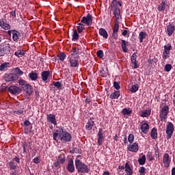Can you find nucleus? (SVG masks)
Segmentation results:
<instances>
[{
  "label": "nucleus",
  "instance_id": "nucleus-18",
  "mask_svg": "<svg viewBox=\"0 0 175 175\" xmlns=\"http://www.w3.org/2000/svg\"><path fill=\"white\" fill-rule=\"evenodd\" d=\"M127 150L131 151V152H137V151H139V144L137 142H135L132 145H129Z\"/></svg>",
  "mask_w": 175,
  "mask_h": 175
},
{
  "label": "nucleus",
  "instance_id": "nucleus-21",
  "mask_svg": "<svg viewBox=\"0 0 175 175\" xmlns=\"http://www.w3.org/2000/svg\"><path fill=\"white\" fill-rule=\"evenodd\" d=\"M0 27L3 28V29H5V31H8L12 28V26H10L9 23H7L5 19L0 20Z\"/></svg>",
  "mask_w": 175,
  "mask_h": 175
},
{
  "label": "nucleus",
  "instance_id": "nucleus-12",
  "mask_svg": "<svg viewBox=\"0 0 175 175\" xmlns=\"http://www.w3.org/2000/svg\"><path fill=\"white\" fill-rule=\"evenodd\" d=\"M118 20L116 18V23L113 28V33L112 36H113L114 39H117L118 38V29H120V25L118 23Z\"/></svg>",
  "mask_w": 175,
  "mask_h": 175
},
{
  "label": "nucleus",
  "instance_id": "nucleus-42",
  "mask_svg": "<svg viewBox=\"0 0 175 175\" xmlns=\"http://www.w3.org/2000/svg\"><path fill=\"white\" fill-rule=\"evenodd\" d=\"M138 163L141 165H146V155H143L138 159Z\"/></svg>",
  "mask_w": 175,
  "mask_h": 175
},
{
  "label": "nucleus",
  "instance_id": "nucleus-26",
  "mask_svg": "<svg viewBox=\"0 0 175 175\" xmlns=\"http://www.w3.org/2000/svg\"><path fill=\"white\" fill-rule=\"evenodd\" d=\"M10 67V63L4 62L0 65V71L5 72L8 70V68Z\"/></svg>",
  "mask_w": 175,
  "mask_h": 175
},
{
  "label": "nucleus",
  "instance_id": "nucleus-39",
  "mask_svg": "<svg viewBox=\"0 0 175 175\" xmlns=\"http://www.w3.org/2000/svg\"><path fill=\"white\" fill-rule=\"evenodd\" d=\"M8 166L10 170H16V169H17V165H16V163L14 161H10L8 163Z\"/></svg>",
  "mask_w": 175,
  "mask_h": 175
},
{
  "label": "nucleus",
  "instance_id": "nucleus-9",
  "mask_svg": "<svg viewBox=\"0 0 175 175\" xmlns=\"http://www.w3.org/2000/svg\"><path fill=\"white\" fill-rule=\"evenodd\" d=\"M94 17L91 15V14L88 13L86 16H83L81 21L82 24H85L88 27L90 25H92V20Z\"/></svg>",
  "mask_w": 175,
  "mask_h": 175
},
{
  "label": "nucleus",
  "instance_id": "nucleus-5",
  "mask_svg": "<svg viewBox=\"0 0 175 175\" xmlns=\"http://www.w3.org/2000/svg\"><path fill=\"white\" fill-rule=\"evenodd\" d=\"M174 132V124L171 122H167L165 131L167 140H170V139H172V136H173Z\"/></svg>",
  "mask_w": 175,
  "mask_h": 175
},
{
  "label": "nucleus",
  "instance_id": "nucleus-38",
  "mask_svg": "<svg viewBox=\"0 0 175 175\" xmlns=\"http://www.w3.org/2000/svg\"><path fill=\"white\" fill-rule=\"evenodd\" d=\"M79 33H77V30L73 29L72 31V42H76V40H79Z\"/></svg>",
  "mask_w": 175,
  "mask_h": 175
},
{
  "label": "nucleus",
  "instance_id": "nucleus-43",
  "mask_svg": "<svg viewBox=\"0 0 175 175\" xmlns=\"http://www.w3.org/2000/svg\"><path fill=\"white\" fill-rule=\"evenodd\" d=\"M172 49H173V46H172V44H170V43H168L164 46V51L170 53V50H172Z\"/></svg>",
  "mask_w": 175,
  "mask_h": 175
},
{
  "label": "nucleus",
  "instance_id": "nucleus-16",
  "mask_svg": "<svg viewBox=\"0 0 175 175\" xmlns=\"http://www.w3.org/2000/svg\"><path fill=\"white\" fill-rule=\"evenodd\" d=\"M131 59L133 68L137 69V68H139V64H137V52L133 53Z\"/></svg>",
  "mask_w": 175,
  "mask_h": 175
},
{
  "label": "nucleus",
  "instance_id": "nucleus-1",
  "mask_svg": "<svg viewBox=\"0 0 175 175\" xmlns=\"http://www.w3.org/2000/svg\"><path fill=\"white\" fill-rule=\"evenodd\" d=\"M12 57V47L9 41H5L0 44V57Z\"/></svg>",
  "mask_w": 175,
  "mask_h": 175
},
{
  "label": "nucleus",
  "instance_id": "nucleus-17",
  "mask_svg": "<svg viewBox=\"0 0 175 175\" xmlns=\"http://www.w3.org/2000/svg\"><path fill=\"white\" fill-rule=\"evenodd\" d=\"M22 90L25 91L27 95H32L33 93V87H32V85H31L29 83H27L25 87H23Z\"/></svg>",
  "mask_w": 175,
  "mask_h": 175
},
{
  "label": "nucleus",
  "instance_id": "nucleus-8",
  "mask_svg": "<svg viewBox=\"0 0 175 175\" xmlns=\"http://www.w3.org/2000/svg\"><path fill=\"white\" fill-rule=\"evenodd\" d=\"M4 80L6 83H10V81H16L18 80V75L16 73H10L4 75Z\"/></svg>",
  "mask_w": 175,
  "mask_h": 175
},
{
  "label": "nucleus",
  "instance_id": "nucleus-20",
  "mask_svg": "<svg viewBox=\"0 0 175 175\" xmlns=\"http://www.w3.org/2000/svg\"><path fill=\"white\" fill-rule=\"evenodd\" d=\"M46 120H47V122H50L53 125H57V120L55 119V115L51 114V113L48 114L46 116Z\"/></svg>",
  "mask_w": 175,
  "mask_h": 175
},
{
  "label": "nucleus",
  "instance_id": "nucleus-57",
  "mask_svg": "<svg viewBox=\"0 0 175 175\" xmlns=\"http://www.w3.org/2000/svg\"><path fill=\"white\" fill-rule=\"evenodd\" d=\"M113 87L115 90H120V88H121V86L120 85V82L114 81Z\"/></svg>",
  "mask_w": 175,
  "mask_h": 175
},
{
  "label": "nucleus",
  "instance_id": "nucleus-35",
  "mask_svg": "<svg viewBox=\"0 0 175 175\" xmlns=\"http://www.w3.org/2000/svg\"><path fill=\"white\" fill-rule=\"evenodd\" d=\"M94 125H95V122H90L88 121L85 125V129L86 131H91L92 128L94 127Z\"/></svg>",
  "mask_w": 175,
  "mask_h": 175
},
{
  "label": "nucleus",
  "instance_id": "nucleus-61",
  "mask_svg": "<svg viewBox=\"0 0 175 175\" xmlns=\"http://www.w3.org/2000/svg\"><path fill=\"white\" fill-rule=\"evenodd\" d=\"M14 114H18L19 116H21V114H23V113H24V111H23L22 109H18L17 111H14Z\"/></svg>",
  "mask_w": 175,
  "mask_h": 175
},
{
  "label": "nucleus",
  "instance_id": "nucleus-29",
  "mask_svg": "<svg viewBox=\"0 0 175 175\" xmlns=\"http://www.w3.org/2000/svg\"><path fill=\"white\" fill-rule=\"evenodd\" d=\"M128 42L125 41V40H121V47L122 49L123 53H128Z\"/></svg>",
  "mask_w": 175,
  "mask_h": 175
},
{
  "label": "nucleus",
  "instance_id": "nucleus-52",
  "mask_svg": "<svg viewBox=\"0 0 175 175\" xmlns=\"http://www.w3.org/2000/svg\"><path fill=\"white\" fill-rule=\"evenodd\" d=\"M139 175H146V167H141L139 168Z\"/></svg>",
  "mask_w": 175,
  "mask_h": 175
},
{
  "label": "nucleus",
  "instance_id": "nucleus-56",
  "mask_svg": "<svg viewBox=\"0 0 175 175\" xmlns=\"http://www.w3.org/2000/svg\"><path fill=\"white\" fill-rule=\"evenodd\" d=\"M61 163H59V161H56L55 163H53V165L55 167H56V170H58L61 167Z\"/></svg>",
  "mask_w": 175,
  "mask_h": 175
},
{
  "label": "nucleus",
  "instance_id": "nucleus-25",
  "mask_svg": "<svg viewBox=\"0 0 175 175\" xmlns=\"http://www.w3.org/2000/svg\"><path fill=\"white\" fill-rule=\"evenodd\" d=\"M66 161V157L65 156V154L61 153L57 159V161L60 163L62 165H64Z\"/></svg>",
  "mask_w": 175,
  "mask_h": 175
},
{
  "label": "nucleus",
  "instance_id": "nucleus-30",
  "mask_svg": "<svg viewBox=\"0 0 175 175\" xmlns=\"http://www.w3.org/2000/svg\"><path fill=\"white\" fill-rule=\"evenodd\" d=\"M29 78L31 81H36V80H38V72L31 71L29 73Z\"/></svg>",
  "mask_w": 175,
  "mask_h": 175
},
{
  "label": "nucleus",
  "instance_id": "nucleus-3",
  "mask_svg": "<svg viewBox=\"0 0 175 175\" xmlns=\"http://www.w3.org/2000/svg\"><path fill=\"white\" fill-rule=\"evenodd\" d=\"M121 6V2L117 0H113L111 3V10L113 11V14L116 20H120L121 17V10H120V7Z\"/></svg>",
  "mask_w": 175,
  "mask_h": 175
},
{
  "label": "nucleus",
  "instance_id": "nucleus-22",
  "mask_svg": "<svg viewBox=\"0 0 175 175\" xmlns=\"http://www.w3.org/2000/svg\"><path fill=\"white\" fill-rule=\"evenodd\" d=\"M50 77V71L46 70L41 72V79L42 81L46 82V80H49Z\"/></svg>",
  "mask_w": 175,
  "mask_h": 175
},
{
  "label": "nucleus",
  "instance_id": "nucleus-41",
  "mask_svg": "<svg viewBox=\"0 0 175 175\" xmlns=\"http://www.w3.org/2000/svg\"><path fill=\"white\" fill-rule=\"evenodd\" d=\"M15 75H17L18 77V76H23L24 75V72L20 69V68L16 67L14 69Z\"/></svg>",
  "mask_w": 175,
  "mask_h": 175
},
{
  "label": "nucleus",
  "instance_id": "nucleus-2",
  "mask_svg": "<svg viewBox=\"0 0 175 175\" xmlns=\"http://www.w3.org/2000/svg\"><path fill=\"white\" fill-rule=\"evenodd\" d=\"M57 132L59 133V139L62 143H69V142H72V134L66 130L64 131L62 126L59 127Z\"/></svg>",
  "mask_w": 175,
  "mask_h": 175
},
{
  "label": "nucleus",
  "instance_id": "nucleus-11",
  "mask_svg": "<svg viewBox=\"0 0 175 175\" xmlns=\"http://www.w3.org/2000/svg\"><path fill=\"white\" fill-rule=\"evenodd\" d=\"M165 33L168 36H172L175 31V25L173 23H170L166 26Z\"/></svg>",
  "mask_w": 175,
  "mask_h": 175
},
{
  "label": "nucleus",
  "instance_id": "nucleus-13",
  "mask_svg": "<svg viewBox=\"0 0 175 175\" xmlns=\"http://www.w3.org/2000/svg\"><path fill=\"white\" fill-rule=\"evenodd\" d=\"M8 91L12 95H18L21 92V89L16 85H11L8 88Z\"/></svg>",
  "mask_w": 175,
  "mask_h": 175
},
{
  "label": "nucleus",
  "instance_id": "nucleus-63",
  "mask_svg": "<svg viewBox=\"0 0 175 175\" xmlns=\"http://www.w3.org/2000/svg\"><path fill=\"white\" fill-rule=\"evenodd\" d=\"M12 161L14 162V161H15V162L16 163H20V157H18H18H15L13 159H12Z\"/></svg>",
  "mask_w": 175,
  "mask_h": 175
},
{
  "label": "nucleus",
  "instance_id": "nucleus-46",
  "mask_svg": "<svg viewBox=\"0 0 175 175\" xmlns=\"http://www.w3.org/2000/svg\"><path fill=\"white\" fill-rule=\"evenodd\" d=\"M53 85L56 87V88H58V90H61V88H62V84H61V82L59 81H53Z\"/></svg>",
  "mask_w": 175,
  "mask_h": 175
},
{
  "label": "nucleus",
  "instance_id": "nucleus-28",
  "mask_svg": "<svg viewBox=\"0 0 175 175\" xmlns=\"http://www.w3.org/2000/svg\"><path fill=\"white\" fill-rule=\"evenodd\" d=\"M125 172L127 175L133 174V170L131 167V165H129V163H125Z\"/></svg>",
  "mask_w": 175,
  "mask_h": 175
},
{
  "label": "nucleus",
  "instance_id": "nucleus-58",
  "mask_svg": "<svg viewBox=\"0 0 175 175\" xmlns=\"http://www.w3.org/2000/svg\"><path fill=\"white\" fill-rule=\"evenodd\" d=\"M22 147L23 148V152H27V147H28V144L27 142H23Z\"/></svg>",
  "mask_w": 175,
  "mask_h": 175
},
{
  "label": "nucleus",
  "instance_id": "nucleus-64",
  "mask_svg": "<svg viewBox=\"0 0 175 175\" xmlns=\"http://www.w3.org/2000/svg\"><path fill=\"white\" fill-rule=\"evenodd\" d=\"M100 73L101 76H103V77H105L106 76L107 72L104 69H103L100 71Z\"/></svg>",
  "mask_w": 175,
  "mask_h": 175
},
{
  "label": "nucleus",
  "instance_id": "nucleus-33",
  "mask_svg": "<svg viewBox=\"0 0 175 175\" xmlns=\"http://www.w3.org/2000/svg\"><path fill=\"white\" fill-rule=\"evenodd\" d=\"M165 9H166V2L162 1L161 3L158 6L157 10L159 12H165Z\"/></svg>",
  "mask_w": 175,
  "mask_h": 175
},
{
  "label": "nucleus",
  "instance_id": "nucleus-36",
  "mask_svg": "<svg viewBox=\"0 0 175 175\" xmlns=\"http://www.w3.org/2000/svg\"><path fill=\"white\" fill-rule=\"evenodd\" d=\"M120 91H115L111 94L109 98L110 99H118V98H120Z\"/></svg>",
  "mask_w": 175,
  "mask_h": 175
},
{
  "label": "nucleus",
  "instance_id": "nucleus-14",
  "mask_svg": "<svg viewBox=\"0 0 175 175\" xmlns=\"http://www.w3.org/2000/svg\"><path fill=\"white\" fill-rule=\"evenodd\" d=\"M68 59L71 68H79V60L73 57V56H68Z\"/></svg>",
  "mask_w": 175,
  "mask_h": 175
},
{
  "label": "nucleus",
  "instance_id": "nucleus-44",
  "mask_svg": "<svg viewBox=\"0 0 175 175\" xmlns=\"http://www.w3.org/2000/svg\"><path fill=\"white\" fill-rule=\"evenodd\" d=\"M79 50L80 49L79 48H77L76 46L72 47V53H71V55H70V56L73 57V55H77L79 54Z\"/></svg>",
  "mask_w": 175,
  "mask_h": 175
},
{
  "label": "nucleus",
  "instance_id": "nucleus-37",
  "mask_svg": "<svg viewBox=\"0 0 175 175\" xmlns=\"http://www.w3.org/2000/svg\"><path fill=\"white\" fill-rule=\"evenodd\" d=\"M140 116L143 118L150 117V116H151V111H148L147 109H146L144 111H141Z\"/></svg>",
  "mask_w": 175,
  "mask_h": 175
},
{
  "label": "nucleus",
  "instance_id": "nucleus-7",
  "mask_svg": "<svg viewBox=\"0 0 175 175\" xmlns=\"http://www.w3.org/2000/svg\"><path fill=\"white\" fill-rule=\"evenodd\" d=\"M169 106L165 105L163 106L161 111L159 114V118H161V121H165L167 118V115L169 114Z\"/></svg>",
  "mask_w": 175,
  "mask_h": 175
},
{
  "label": "nucleus",
  "instance_id": "nucleus-27",
  "mask_svg": "<svg viewBox=\"0 0 175 175\" xmlns=\"http://www.w3.org/2000/svg\"><path fill=\"white\" fill-rule=\"evenodd\" d=\"M147 38V33L146 31H141L139 33L138 39L139 40V43H143V40Z\"/></svg>",
  "mask_w": 175,
  "mask_h": 175
},
{
  "label": "nucleus",
  "instance_id": "nucleus-15",
  "mask_svg": "<svg viewBox=\"0 0 175 175\" xmlns=\"http://www.w3.org/2000/svg\"><path fill=\"white\" fill-rule=\"evenodd\" d=\"M172 161V159H170V156L168 153H165L163 157V162L164 163L165 167H169L170 166V162Z\"/></svg>",
  "mask_w": 175,
  "mask_h": 175
},
{
  "label": "nucleus",
  "instance_id": "nucleus-47",
  "mask_svg": "<svg viewBox=\"0 0 175 175\" xmlns=\"http://www.w3.org/2000/svg\"><path fill=\"white\" fill-rule=\"evenodd\" d=\"M128 142L130 143V144H133V142H135V135L133 134L129 135Z\"/></svg>",
  "mask_w": 175,
  "mask_h": 175
},
{
  "label": "nucleus",
  "instance_id": "nucleus-53",
  "mask_svg": "<svg viewBox=\"0 0 175 175\" xmlns=\"http://www.w3.org/2000/svg\"><path fill=\"white\" fill-rule=\"evenodd\" d=\"M77 29L79 32V33H81L84 29H85V25H81V26H77Z\"/></svg>",
  "mask_w": 175,
  "mask_h": 175
},
{
  "label": "nucleus",
  "instance_id": "nucleus-31",
  "mask_svg": "<svg viewBox=\"0 0 175 175\" xmlns=\"http://www.w3.org/2000/svg\"><path fill=\"white\" fill-rule=\"evenodd\" d=\"M132 109H131V108H124L121 113L125 117V116H131V114H132Z\"/></svg>",
  "mask_w": 175,
  "mask_h": 175
},
{
  "label": "nucleus",
  "instance_id": "nucleus-6",
  "mask_svg": "<svg viewBox=\"0 0 175 175\" xmlns=\"http://www.w3.org/2000/svg\"><path fill=\"white\" fill-rule=\"evenodd\" d=\"M97 146H100L103 144V142H105V131L103 129H98V133L97 134Z\"/></svg>",
  "mask_w": 175,
  "mask_h": 175
},
{
  "label": "nucleus",
  "instance_id": "nucleus-24",
  "mask_svg": "<svg viewBox=\"0 0 175 175\" xmlns=\"http://www.w3.org/2000/svg\"><path fill=\"white\" fill-rule=\"evenodd\" d=\"M150 137H152V139L154 140H157V139H158V130L157 128L154 127L152 129L150 132Z\"/></svg>",
  "mask_w": 175,
  "mask_h": 175
},
{
  "label": "nucleus",
  "instance_id": "nucleus-50",
  "mask_svg": "<svg viewBox=\"0 0 175 175\" xmlns=\"http://www.w3.org/2000/svg\"><path fill=\"white\" fill-rule=\"evenodd\" d=\"M170 52H167L166 51H164L163 53V59H167V58H170Z\"/></svg>",
  "mask_w": 175,
  "mask_h": 175
},
{
  "label": "nucleus",
  "instance_id": "nucleus-34",
  "mask_svg": "<svg viewBox=\"0 0 175 175\" xmlns=\"http://www.w3.org/2000/svg\"><path fill=\"white\" fill-rule=\"evenodd\" d=\"M25 54H27V53L24 50H18L14 53V55L18 57V58H21V57H23V55H25Z\"/></svg>",
  "mask_w": 175,
  "mask_h": 175
},
{
  "label": "nucleus",
  "instance_id": "nucleus-60",
  "mask_svg": "<svg viewBox=\"0 0 175 175\" xmlns=\"http://www.w3.org/2000/svg\"><path fill=\"white\" fill-rule=\"evenodd\" d=\"M53 140H55V142H58V139H57V137H58V136H59V133H53Z\"/></svg>",
  "mask_w": 175,
  "mask_h": 175
},
{
  "label": "nucleus",
  "instance_id": "nucleus-45",
  "mask_svg": "<svg viewBox=\"0 0 175 175\" xmlns=\"http://www.w3.org/2000/svg\"><path fill=\"white\" fill-rule=\"evenodd\" d=\"M131 92H133V94L137 92V91H139V85L138 84L133 85L131 89Z\"/></svg>",
  "mask_w": 175,
  "mask_h": 175
},
{
  "label": "nucleus",
  "instance_id": "nucleus-49",
  "mask_svg": "<svg viewBox=\"0 0 175 175\" xmlns=\"http://www.w3.org/2000/svg\"><path fill=\"white\" fill-rule=\"evenodd\" d=\"M173 66H172V64H166L165 66H164V70L165 72H170V70H172Z\"/></svg>",
  "mask_w": 175,
  "mask_h": 175
},
{
  "label": "nucleus",
  "instance_id": "nucleus-4",
  "mask_svg": "<svg viewBox=\"0 0 175 175\" xmlns=\"http://www.w3.org/2000/svg\"><path fill=\"white\" fill-rule=\"evenodd\" d=\"M75 167L78 173L88 174L90 173V167L88 165L80 161V159H75Z\"/></svg>",
  "mask_w": 175,
  "mask_h": 175
},
{
  "label": "nucleus",
  "instance_id": "nucleus-54",
  "mask_svg": "<svg viewBox=\"0 0 175 175\" xmlns=\"http://www.w3.org/2000/svg\"><path fill=\"white\" fill-rule=\"evenodd\" d=\"M148 64H157L158 62V59L154 57L153 59L149 58L148 60Z\"/></svg>",
  "mask_w": 175,
  "mask_h": 175
},
{
  "label": "nucleus",
  "instance_id": "nucleus-48",
  "mask_svg": "<svg viewBox=\"0 0 175 175\" xmlns=\"http://www.w3.org/2000/svg\"><path fill=\"white\" fill-rule=\"evenodd\" d=\"M18 84H19V85H21V88L23 89V87H25V85H27L28 84V82H27L24 79H20L18 81Z\"/></svg>",
  "mask_w": 175,
  "mask_h": 175
},
{
  "label": "nucleus",
  "instance_id": "nucleus-55",
  "mask_svg": "<svg viewBox=\"0 0 175 175\" xmlns=\"http://www.w3.org/2000/svg\"><path fill=\"white\" fill-rule=\"evenodd\" d=\"M146 157H147L148 161H154V157H152V153H151L150 152H148L147 153Z\"/></svg>",
  "mask_w": 175,
  "mask_h": 175
},
{
  "label": "nucleus",
  "instance_id": "nucleus-10",
  "mask_svg": "<svg viewBox=\"0 0 175 175\" xmlns=\"http://www.w3.org/2000/svg\"><path fill=\"white\" fill-rule=\"evenodd\" d=\"M66 169L69 173H75V168L73 159L70 158L68 159Z\"/></svg>",
  "mask_w": 175,
  "mask_h": 175
},
{
  "label": "nucleus",
  "instance_id": "nucleus-51",
  "mask_svg": "<svg viewBox=\"0 0 175 175\" xmlns=\"http://www.w3.org/2000/svg\"><path fill=\"white\" fill-rule=\"evenodd\" d=\"M96 55L97 57H98V58H103L105 54L103 53V51L102 50H98L97 52H96Z\"/></svg>",
  "mask_w": 175,
  "mask_h": 175
},
{
  "label": "nucleus",
  "instance_id": "nucleus-23",
  "mask_svg": "<svg viewBox=\"0 0 175 175\" xmlns=\"http://www.w3.org/2000/svg\"><path fill=\"white\" fill-rule=\"evenodd\" d=\"M141 130L143 132V133L147 135L148 131H150V125L146 122L143 123L141 126Z\"/></svg>",
  "mask_w": 175,
  "mask_h": 175
},
{
  "label": "nucleus",
  "instance_id": "nucleus-19",
  "mask_svg": "<svg viewBox=\"0 0 175 175\" xmlns=\"http://www.w3.org/2000/svg\"><path fill=\"white\" fill-rule=\"evenodd\" d=\"M20 38H21V33L19 31L14 30L12 34V40L15 43H18V40H20Z\"/></svg>",
  "mask_w": 175,
  "mask_h": 175
},
{
  "label": "nucleus",
  "instance_id": "nucleus-59",
  "mask_svg": "<svg viewBox=\"0 0 175 175\" xmlns=\"http://www.w3.org/2000/svg\"><path fill=\"white\" fill-rule=\"evenodd\" d=\"M33 163H40V158H39V157H36L33 159Z\"/></svg>",
  "mask_w": 175,
  "mask_h": 175
},
{
  "label": "nucleus",
  "instance_id": "nucleus-62",
  "mask_svg": "<svg viewBox=\"0 0 175 175\" xmlns=\"http://www.w3.org/2000/svg\"><path fill=\"white\" fill-rule=\"evenodd\" d=\"M85 103H86V105H90V103H91V98L87 96L85 99Z\"/></svg>",
  "mask_w": 175,
  "mask_h": 175
},
{
  "label": "nucleus",
  "instance_id": "nucleus-40",
  "mask_svg": "<svg viewBox=\"0 0 175 175\" xmlns=\"http://www.w3.org/2000/svg\"><path fill=\"white\" fill-rule=\"evenodd\" d=\"M57 57L59 59V61L64 62L65 61L66 58V54H65V52H60L58 55Z\"/></svg>",
  "mask_w": 175,
  "mask_h": 175
},
{
  "label": "nucleus",
  "instance_id": "nucleus-32",
  "mask_svg": "<svg viewBox=\"0 0 175 175\" xmlns=\"http://www.w3.org/2000/svg\"><path fill=\"white\" fill-rule=\"evenodd\" d=\"M99 35L103 36V38H105V39H107V38H109V34H107V31L104 28H100L99 29Z\"/></svg>",
  "mask_w": 175,
  "mask_h": 175
}]
</instances>
